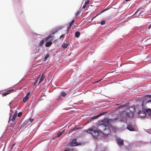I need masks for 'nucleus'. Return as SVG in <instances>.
Listing matches in <instances>:
<instances>
[{
    "mask_svg": "<svg viewBox=\"0 0 151 151\" xmlns=\"http://www.w3.org/2000/svg\"><path fill=\"white\" fill-rule=\"evenodd\" d=\"M68 151V150H65V151Z\"/></svg>",
    "mask_w": 151,
    "mask_h": 151,
    "instance_id": "ea45409f",
    "label": "nucleus"
},
{
    "mask_svg": "<svg viewBox=\"0 0 151 151\" xmlns=\"http://www.w3.org/2000/svg\"><path fill=\"white\" fill-rule=\"evenodd\" d=\"M33 119H32L29 118V119L26 120L24 122L26 124H29L30 125H31V123H32Z\"/></svg>",
    "mask_w": 151,
    "mask_h": 151,
    "instance_id": "9d476101",
    "label": "nucleus"
},
{
    "mask_svg": "<svg viewBox=\"0 0 151 151\" xmlns=\"http://www.w3.org/2000/svg\"><path fill=\"white\" fill-rule=\"evenodd\" d=\"M138 115L139 117L141 119L150 118L151 115V109H146L139 110L138 112Z\"/></svg>",
    "mask_w": 151,
    "mask_h": 151,
    "instance_id": "7ed1b4c3",
    "label": "nucleus"
},
{
    "mask_svg": "<svg viewBox=\"0 0 151 151\" xmlns=\"http://www.w3.org/2000/svg\"><path fill=\"white\" fill-rule=\"evenodd\" d=\"M86 5L85 4H84L83 6V7H82V8L83 9H84L86 7Z\"/></svg>",
    "mask_w": 151,
    "mask_h": 151,
    "instance_id": "2f4dec72",
    "label": "nucleus"
},
{
    "mask_svg": "<svg viewBox=\"0 0 151 151\" xmlns=\"http://www.w3.org/2000/svg\"><path fill=\"white\" fill-rule=\"evenodd\" d=\"M60 94L63 97H65L66 95V93L64 92H62Z\"/></svg>",
    "mask_w": 151,
    "mask_h": 151,
    "instance_id": "a211bd4d",
    "label": "nucleus"
},
{
    "mask_svg": "<svg viewBox=\"0 0 151 151\" xmlns=\"http://www.w3.org/2000/svg\"><path fill=\"white\" fill-rule=\"evenodd\" d=\"M44 43V41L43 39H42V41H40V43L39 44V45L40 46H42Z\"/></svg>",
    "mask_w": 151,
    "mask_h": 151,
    "instance_id": "dca6fc26",
    "label": "nucleus"
},
{
    "mask_svg": "<svg viewBox=\"0 0 151 151\" xmlns=\"http://www.w3.org/2000/svg\"><path fill=\"white\" fill-rule=\"evenodd\" d=\"M105 113V112L101 113L99 114L98 115L91 117V119H96L98 118V117H99V116H101V115L104 114Z\"/></svg>",
    "mask_w": 151,
    "mask_h": 151,
    "instance_id": "6e6552de",
    "label": "nucleus"
},
{
    "mask_svg": "<svg viewBox=\"0 0 151 151\" xmlns=\"http://www.w3.org/2000/svg\"><path fill=\"white\" fill-rule=\"evenodd\" d=\"M151 27V24L150 25V26L148 27V29H150V27Z\"/></svg>",
    "mask_w": 151,
    "mask_h": 151,
    "instance_id": "f704fd0d",
    "label": "nucleus"
},
{
    "mask_svg": "<svg viewBox=\"0 0 151 151\" xmlns=\"http://www.w3.org/2000/svg\"><path fill=\"white\" fill-rule=\"evenodd\" d=\"M135 111V109L134 106L125 108L124 110L120 113V121L126 123V118L128 117H132Z\"/></svg>",
    "mask_w": 151,
    "mask_h": 151,
    "instance_id": "f03ea898",
    "label": "nucleus"
},
{
    "mask_svg": "<svg viewBox=\"0 0 151 151\" xmlns=\"http://www.w3.org/2000/svg\"><path fill=\"white\" fill-rule=\"evenodd\" d=\"M78 128H77V127H75L74 129V130H78Z\"/></svg>",
    "mask_w": 151,
    "mask_h": 151,
    "instance_id": "473e14b6",
    "label": "nucleus"
},
{
    "mask_svg": "<svg viewBox=\"0 0 151 151\" xmlns=\"http://www.w3.org/2000/svg\"><path fill=\"white\" fill-rule=\"evenodd\" d=\"M53 38H54L53 36H51L48 37L47 38V40H49V41H50L51 42H52V40H53Z\"/></svg>",
    "mask_w": 151,
    "mask_h": 151,
    "instance_id": "4468645a",
    "label": "nucleus"
},
{
    "mask_svg": "<svg viewBox=\"0 0 151 151\" xmlns=\"http://www.w3.org/2000/svg\"><path fill=\"white\" fill-rule=\"evenodd\" d=\"M127 129L130 131H136L137 130V129L136 127H133L132 125L130 124L127 126Z\"/></svg>",
    "mask_w": 151,
    "mask_h": 151,
    "instance_id": "39448f33",
    "label": "nucleus"
},
{
    "mask_svg": "<svg viewBox=\"0 0 151 151\" xmlns=\"http://www.w3.org/2000/svg\"><path fill=\"white\" fill-rule=\"evenodd\" d=\"M88 133H91L94 138H96L99 133L97 130H96V128L95 127H92L90 128L87 131Z\"/></svg>",
    "mask_w": 151,
    "mask_h": 151,
    "instance_id": "20e7f679",
    "label": "nucleus"
},
{
    "mask_svg": "<svg viewBox=\"0 0 151 151\" xmlns=\"http://www.w3.org/2000/svg\"><path fill=\"white\" fill-rule=\"evenodd\" d=\"M103 12H104V11H101V12H100V13H101Z\"/></svg>",
    "mask_w": 151,
    "mask_h": 151,
    "instance_id": "58836bf2",
    "label": "nucleus"
},
{
    "mask_svg": "<svg viewBox=\"0 0 151 151\" xmlns=\"http://www.w3.org/2000/svg\"><path fill=\"white\" fill-rule=\"evenodd\" d=\"M30 93L29 92H28L27 93L26 96L23 99V101L24 102H25L27 101V100L29 99V97L30 95Z\"/></svg>",
    "mask_w": 151,
    "mask_h": 151,
    "instance_id": "0eeeda50",
    "label": "nucleus"
},
{
    "mask_svg": "<svg viewBox=\"0 0 151 151\" xmlns=\"http://www.w3.org/2000/svg\"><path fill=\"white\" fill-rule=\"evenodd\" d=\"M64 131V130H63L62 131L59 132V133H58V134H57V137H59L60 135H61L62 134L63 132Z\"/></svg>",
    "mask_w": 151,
    "mask_h": 151,
    "instance_id": "f3484780",
    "label": "nucleus"
},
{
    "mask_svg": "<svg viewBox=\"0 0 151 151\" xmlns=\"http://www.w3.org/2000/svg\"><path fill=\"white\" fill-rule=\"evenodd\" d=\"M89 1L88 0L87 1H86L85 2L84 4L86 5H87L88 4H89Z\"/></svg>",
    "mask_w": 151,
    "mask_h": 151,
    "instance_id": "412c9836",
    "label": "nucleus"
},
{
    "mask_svg": "<svg viewBox=\"0 0 151 151\" xmlns=\"http://www.w3.org/2000/svg\"><path fill=\"white\" fill-rule=\"evenodd\" d=\"M80 35V33L78 32H76L75 33V36L76 37H78Z\"/></svg>",
    "mask_w": 151,
    "mask_h": 151,
    "instance_id": "2eb2a0df",
    "label": "nucleus"
},
{
    "mask_svg": "<svg viewBox=\"0 0 151 151\" xmlns=\"http://www.w3.org/2000/svg\"><path fill=\"white\" fill-rule=\"evenodd\" d=\"M52 44V42L49 40H48L47 39V41L45 44V46L46 47H49Z\"/></svg>",
    "mask_w": 151,
    "mask_h": 151,
    "instance_id": "9b49d317",
    "label": "nucleus"
},
{
    "mask_svg": "<svg viewBox=\"0 0 151 151\" xmlns=\"http://www.w3.org/2000/svg\"><path fill=\"white\" fill-rule=\"evenodd\" d=\"M14 90L13 89H12L10 90H9L8 91L4 93L3 94V95L4 96H6V95L9 94L11 93L14 91Z\"/></svg>",
    "mask_w": 151,
    "mask_h": 151,
    "instance_id": "f8f14e48",
    "label": "nucleus"
},
{
    "mask_svg": "<svg viewBox=\"0 0 151 151\" xmlns=\"http://www.w3.org/2000/svg\"><path fill=\"white\" fill-rule=\"evenodd\" d=\"M45 76L44 74L43 73L42 75V77L41 78H42L43 79H44V78L45 77Z\"/></svg>",
    "mask_w": 151,
    "mask_h": 151,
    "instance_id": "393cba45",
    "label": "nucleus"
},
{
    "mask_svg": "<svg viewBox=\"0 0 151 151\" xmlns=\"http://www.w3.org/2000/svg\"><path fill=\"white\" fill-rule=\"evenodd\" d=\"M147 132L149 133H151V130L150 129H147Z\"/></svg>",
    "mask_w": 151,
    "mask_h": 151,
    "instance_id": "b1692460",
    "label": "nucleus"
},
{
    "mask_svg": "<svg viewBox=\"0 0 151 151\" xmlns=\"http://www.w3.org/2000/svg\"><path fill=\"white\" fill-rule=\"evenodd\" d=\"M116 141L118 144L120 146L122 145L123 144V142L122 140L119 139L118 138L116 139Z\"/></svg>",
    "mask_w": 151,
    "mask_h": 151,
    "instance_id": "1a4fd4ad",
    "label": "nucleus"
},
{
    "mask_svg": "<svg viewBox=\"0 0 151 151\" xmlns=\"http://www.w3.org/2000/svg\"><path fill=\"white\" fill-rule=\"evenodd\" d=\"M43 79L42 78H41L40 79V81H39V83H38V84H40V83L42 81H43Z\"/></svg>",
    "mask_w": 151,
    "mask_h": 151,
    "instance_id": "4be33fe9",
    "label": "nucleus"
},
{
    "mask_svg": "<svg viewBox=\"0 0 151 151\" xmlns=\"http://www.w3.org/2000/svg\"><path fill=\"white\" fill-rule=\"evenodd\" d=\"M144 102H145V101H144L143 102H142V106H143V104H144Z\"/></svg>",
    "mask_w": 151,
    "mask_h": 151,
    "instance_id": "4c0bfd02",
    "label": "nucleus"
},
{
    "mask_svg": "<svg viewBox=\"0 0 151 151\" xmlns=\"http://www.w3.org/2000/svg\"><path fill=\"white\" fill-rule=\"evenodd\" d=\"M110 120L108 118H104L101 122L102 123L100 124L99 126V132H101L103 131V134L105 135L109 134L111 130L114 131L115 128L109 124Z\"/></svg>",
    "mask_w": 151,
    "mask_h": 151,
    "instance_id": "f257e3e1",
    "label": "nucleus"
},
{
    "mask_svg": "<svg viewBox=\"0 0 151 151\" xmlns=\"http://www.w3.org/2000/svg\"><path fill=\"white\" fill-rule=\"evenodd\" d=\"M36 36H37L38 37H41L42 36H43L42 35H36Z\"/></svg>",
    "mask_w": 151,
    "mask_h": 151,
    "instance_id": "c756f323",
    "label": "nucleus"
},
{
    "mask_svg": "<svg viewBox=\"0 0 151 151\" xmlns=\"http://www.w3.org/2000/svg\"><path fill=\"white\" fill-rule=\"evenodd\" d=\"M16 118V116L15 115H13V116L12 118V122H14L15 119Z\"/></svg>",
    "mask_w": 151,
    "mask_h": 151,
    "instance_id": "6ab92c4d",
    "label": "nucleus"
},
{
    "mask_svg": "<svg viewBox=\"0 0 151 151\" xmlns=\"http://www.w3.org/2000/svg\"><path fill=\"white\" fill-rule=\"evenodd\" d=\"M105 23V21H102L101 22V25H103Z\"/></svg>",
    "mask_w": 151,
    "mask_h": 151,
    "instance_id": "5701e85b",
    "label": "nucleus"
},
{
    "mask_svg": "<svg viewBox=\"0 0 151 151\" xmlns=\"http://www.w3.org/2000/svg\"><path fill=\"white\" fill-rule=\"evenodd\" d=\"M14 145H14H14H12V146L11 148V149H12V148H13V147L14 146Z\"/></svg>",
    "mask_w": 151,
    "mask_h": 151,
    "instance_id": "72a5a7b5",
    "label": "nucleus"
},
{
    "mask_svg": "<svg viewBox=\"0 0 151 151\" xmlns=\"http://www.w3.org/2000/svg\"><path fill=\"white\" fill-rule=\"evenodd\" d=\"M79 14H80V12L78 11L77 13H76V16H77L79 15Z\"/></svg>",
    "mask_w": 151,
    "mask_h": 151,
    "instance_id": "c85d7f7f",
    "label": "nucleus"
},
{
    "mask_svg": "<svg viewBox=\"0 0 151 151\" xmlns=\"http://www.w3.org/2000/svg\"><path fill=\"white\" fill-rule=\"evenodd\" d=\"M125 107V105H122V107Z\"/></svg>",
    "mask_w": 151,
    "mask_h": 151,
    "instance_id": "c9c22d12",
    "label": "nucleus"
},
{
    "mask_svg": "<svg viewBox=\"0 0 151 151\" xmlns=\"http://www.w3.org/2000/svg\"><path fill=\"white\" fill-rule=\"evenodd\" d=\"M74 20H72V21L70 23V25H71V26L72 25L73 23L74 22Z\"/></svg>",
    "mask_w": 151,
    "mask_h": 151,
    "instance_id": "bb28decb",
    "label": "nucleus"
},
{
    "mask_svg": "<svg viewBox=\"0 0 151 151\" xmlns=\"http://www.w3.org/2000/svg\"><path fill=\"white\" fill-rule=\"evenodd\" d=\"M139 11V10H137L135 13V14H136Z\"/></svg>",
    "mask_w": 151,
    "mask_h": 151,
    "instance_id": "e433bc0d",
    "label": "nucleus"
},
{
    "mask_svg": "<svg viewBox=\"0 0 151 151\" xmlns=\"http://www.w3.org/2000/svg\"><path fill=\"white\" fill-rule=\"evenodd\" d=\"M64 37V35H61L60 37V38H62L63 37Z\"/></svg>",
    "mask_w": 151,
    "mask_h": 151,
    "instance_id": "7c9ffc66",
    "label": "nucleus"
},
{
    "mask_svg": "<svg viewBox=\"0 0 151 151\" xmlns=\"http://www.w3.org/2000/svg\"><path fill=\"white\" fill-rule=\"evenodd\" d=\"M79 145V143L76 142V139H73V140L70 143V145L71 146H76Z\"/></svg>",
    "mask_w": 151,
    "mask_h": 151,
    "instance_id": "423d86ee",
    "label": "nucleus"
},
{
    "mask_svg": "<svg viewBox=\"0 0 151 151\" xmlns=\"http://www.w3.org/2000/svg\"><path fill=\"white\" fill-rule=\"evenodd\" d=\"M49 57V55L48 54H47L45 58L44 59L45 60H46Z\"/></svg>",
    "mask_w": 151,
    "mask_h": 151,
    "instance_id": "aec40b11",
    "label": "nucleus"
},
{
    "mask_svg": "<svg viewBox=\"0 0 151 151\" xmlns=\"http://www.w3.org/2000/svg\"><path fill=\"white\" fill-rule=\"evenodd\" d=\"M69 44L68 42H64L62 45V47L64 49L66 48L67 47L68 45Z\"/></svg>",
    "mask_w": 151,
    "mask_h": 151,
    "instance_id": "ddd939ff",
    "label": "nucleus"
},
{
    "mask_svg": "<svg viewBox=\"0 0 151 151\" xmlns=\"http://www.w3.org/2000/svg\"><path fill=\"white\" fill-rule=\"evenodd\" d=\"M71 25L69 24V25L67 27V30H69L70 28L71 27Z\"/></svg>",
    "mask_w": 151,
    "mask_h": 151,
    "instance_id": "cd10ccee",
    "label": "nucleus"
},
{
    "mask_svg": "<svg viewBox=\"0 0 151 151\" xmlns=\"http://www.w3.org/2000/svg\"><path fill=\"white\" fill-rule=\"evenodd\" d=\"M22 113L21 112H20V113H19L18 114V117H19L20 116H21V115H22Z\"/></svg>",
    "mask_w": 151,
    "mask_h": 151,
    "instance_id": "a878e982",
    "label": "nucleus"
}]
</instances>
